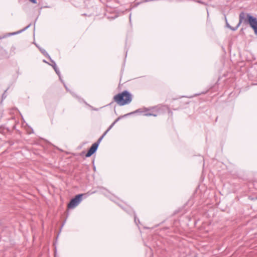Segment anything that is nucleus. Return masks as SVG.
I'll return each instance as SVG.
<instances>
[{"mask_svg":"<svg viewBox=\"0 0 257 257\" xmlns=\"http://www.w3.org/2000/svg\"><path fill=\"white\" fill-rule=\"evenodd\" d=\"M226 26L227 27H228V28H229L230 30H231L232 31V29H234V27H231V26H230L229 25V24L227 23V20L226 19Z\"/></svg>","mask_w":257,"mask_h":257,"instance_id":"obj_11","label":"nucleus"},{"mask_svg":"<svg viewBox=\"0 0 257 257\" xmlns=\"http://www.w3.org/2000/svg\"><path fill=\"white\" fill-rule=\"evenodd\" d=\"M131 15H130V19H131Z\"/></svg>","mask_w":257,"mask_h":257,"instance_id":"obj_19","label":"nucleus"},{"mask_svg":"<svg viewBox=\"0 0 257 257\" xmlns=\"http://www.w3.org/2000/svg\"><path fill=\"white\" fill-rule=\"evenodd\" d=\"M30 26H31V24L29 25L26 27H25L24 29H23L19 31L14 32L13 33H10L8 35V36L14 35L19 34V33H21L22 32H23V31H25L26 30H27L28 28H29L30 27Z\"/></svg>","mask_w":257,"mask_h":257,"instance_id":"obj_8","label":"nucleus"},{"mask_svg":"<svg viewBox=\"0 0 257 257\" xmlns=\"http://www.w3.org/2000/svg\"><path fill=\"white\" fill-rule=\"evenodd\" d=\"M109 131V130H108V129L104 133V134L102 135V136H103V137H104V136L107 134V133Z\"/></svg>","mask_w":257,"mask_h":257,"instance_id":"obj_14","label":"nucleus"},{"mask_svg":"<svg viewBox=\"0 0 257 257\" xmlns=\"http://www.w3.org/2000/svg\"><path fill=\"white\" fill-rule=\"evenodd\" d=\"M115 122H113L109 126V127L107 128L108 130H110L111 129V128L113 127V126L115 124Z\"/></svg>","mask_w":257,"mask_h":257,"instance_id":"obj_12","label":"nucleus"},{"mask_svg":"<svg viewBox=\"0 0 257 257\" xmlns=\"http://www.w3.org/2000/svg\"><path fill=\"white\" fill-rule=\"evenodd\" d=\"M5 37H6V36L3 37H0V39H2V38H5Z\"/></svg>","mask_w":257,"mask_h":257,"instance_id":"obj_18","label":"nucleus"},{"mask_svg":"<svg viewBox=\"0 0 257 257\" xmlns=\"http://www.w3.org/2000/svg\"><path fill=\"white\" fill-rule=\"evenodd\" d=\"M103 136H101L96 142L94 143L90 148L88 150V152L85 155L86 157L88 158L92 156L94 153H95L98 149V146L100 143L101 141L103 138Z\"/></svg>","mask_w":257,"mask_h":257,"instance_id":"obj_3","label":"nucleus"},{"mask_svg":"<svg viewBox=\"0 0 257 257\" xmlns=\"http://www.w3.org/2000/svg\"><path fill=\"white\" fill-rule=\"evenodd\" d=\"M6 91L7 90H6L5 92L2 95V100H4L7 97V95L5 94V92H6Z\"/></svg>","mask_w":257,"mask_h":257,"instance_id":"obj_13","label":"nucleus"},{"mask_svg":"<svg viewBox=\"0 0 257 257\" xmlns=\"http://www.w3.org/2000/svg\"><path fill=\"white\" fill-rule=\"evenodd\" d=\"M82 194H78L72 198L68 205V208H73L76 207L82 200Z\"/></svg>","mask_w":257,"mask_h":257,"instance_id":"obj_4","label":"nucleus"},{"mask_svg":"<svg viewBox=\"0 0 257 257\" xmlns=\"http://www.w3.org/2000/svg\"><path fill=\"white\" fill-rule=\"evenodd\" d=\"M149 1H150V0H145V2H149Z\"/></svg>","mask_w":257,"mask_h":257,"instance_id":"obj_17","label":"nucleus"},{"mask_svg":"<svg viewBox=\"0 0 257 257\" xmlns=\"http://www.w3.org/2000/svg\"><path fill=\"white\" fill-rule=\"evenodd\" d=\"M50 61L52 63V66L54 68V69L55 71L56 72V73H57V74L60 78V72L59 70V69H58L56 63L52 59H51Z\"/></svg>","mask_w":257,"mask_h":257,"instance_id":"obj_5","label":"nucleus"},{"mask_svg":"<svg viewBox=\"0 0 257 257\" xmlns=\"http://www.w3.org/2000/svg\"><path fill=\"white\" fill-rule=\"evenodd\" d=\"M31 2H32V3L33 4H37V1L36 0H29Z\"/></svg>","mask_w":257,"mask_h":257,"instance_id":"obj_15","label":"nucleus"},{"mask_svg":"<svg viewBox=\"0 0 257 257\" xmlns=\"http://www.w3.org/2000/svg\"><path fill=\"white\" fill-rule=\"evenodd\" d=\"M143 112V111L141 110V109H138L135 110L134 112H130V113H128V114H126L124 115V116H126V115H130V114H132L133 113H137V112ZM123 117V116L118 117L114 122H115V123H116L117 121H119V119L121 117Z\"/></svg>","mask_w":257,"mask_h":257,"instance_id":"obj_7","label":"nucleus"},{"mask_svg":"<svg viewBox=\"0 0 257 257\" xmlns=\"http://www.w3.org/2000/svg\"><path fill=\"white\" fill-rule=\"evenodd\" d=\"M113 100L119 105L123 106L131 103L132 100V96L129 92L127 90H124L115 95L113 97Z\"/></svg>","mask_w":257,"mask_h":257,"instance_id":"obj_2","label":"nucleus"},{"mask_svg":"<svg viewBox=\"0 0 257 257\" xmlns=\"http://www.w3.org/2000/svg\"><path fill=\"white\" fill-rule=\"evenodd\" d=\"M148 110H149L148 109H145V111L144 112H145L146 113L144 114V115H145V116H156L157 115V114H154V113L148 112L147 111Z\"/></svg>","mask_w":257,"mask_h":257,"instance_id":"obj_9","label":"nucleus"},{"mask_svg":"<svg viewBox=\"0 0 257 257\" xmlns=\"http://www.w3.org/2000/svg\"><path fill=\"white\" fill-rule=\"evenodd\" d=\"M41 51L42 52V53L46 57H47L48 58H49V59H50V60L51 59H52L50 57V56L49 55L48 53L44 50V49H40Z\"/></svg>","mask_w":257,"mask_h":257,"instance_id":"obj_10","label":"nucleus"},{"mask_svg":"<svg viewBox=\"0 0 257 257\" xmlns=\"http://www.w3.org/2000/svg\"><path fill=\"white\" fill-rule=\"evenodd\" d=\"M143 112V111L141 110V109H138L135 110L134 112H130V113H128V114H126L124 115V116H126V115H130V114H132L133 113H137V112ZM123 117V116L118 117L114 122H115V123H116L117 121H119V119L121 117Z\"/></svg>","mask_w":257,"mask_h":257,"instance_id":"obj_6","label":"nucleus"},{"mask_svg":"<svg viewBox=\"0 0 257 257\" xmlns=\"http://www.w3.org/2000/svg\"><path fill=\"white\" fill-rule=\"evenodd\" d=\"M134 220H135V222L136 224H137V217L135 215V216H134Z\"/></svg>","mask_w":257,"mask_h":257,"instance_id":"obj_16","label":"nucleus"},{"mask_svg":"<svg viewBox=\"0 0 257 257\" xmlns=\"http://www.w3.org/2000/svg\"><path fill=\"white\" fill-rule=\"evenodd\" d=\"M249 25L250 27L253 30L254 34L257 35V18L251 16L249 13L241 12L239 15V23L232 29L233 31H236L241 24Z\"/></svg>","mask_w":257,"mask_h":257,"instance_id":"obj_1","label":"nucleus"}]
</instances>
